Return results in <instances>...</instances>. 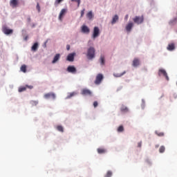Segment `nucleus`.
<instances>
[{"mask_svg": "<svg viewBox=\"0 0 177 177\" xmlns=\"http://www.w3.org/2000/svg\"><path fill=\"white\" fill-rule=\"evenodd\" d=\"M95 52H96V50H95V48H93V47H90L88 49L87 57L89 60H92V59L95 58Z\"/></svg>", "mask_w": 177, "mask_h": 177, "instance_id": "obj_1", "label": "nucleus"}, {"mask_svg": "<svg viewBox=\"0 0 177 177\" xmlns=\"http://www.w3.org/2000/svg\"><path fill=\"white\" fill-rule=\"evenodd\" d=\"M133 22L136 24H142V23H143V21H145V17H143V15L142 16H136L133 19Z\"/></svg>", "mask_w": 177, "mask_h": 177, "instance_id": "obj_2", "label": "nucleus"}, {"mask_svg": "<svg viewBox=\"0 0 177 177\" xmlns=\"http://www.w3.org/2000/svg\"><path fill=\"white\" fill-rule=\"evenodd\" d=\"M99 35H100V29H99V27L95 26L93 28L92 38L95 39V38H97Z\"/></svg>", "mask_w": 177, "mask_h": 177, "instance_id": "obj_3", "label": "nucleus"}, {"mask_svg": "<svg viewBox=\"0 0 177 177\" xmlns=\"http://www.w3.org/2000/svg\"><path fill=\"white\" fill-rule=\"evenodd\" d=\"M2 31L3 34H6V35H10V34H13V30L9 29L6 26L2 27Z\"/></svg>", "mask_w": 177, "mask_h": 177, "instance_id": "obj_4", "label": "nucleus"}, {"mask_svg": "<svg viewBox=\"0 0 177 177\" xmlns=\"http://www.w3.org/2000/svg\"><path fill=\"white\" fill-rule=\"evenodd\" d=\"M158 75L160 77V75H162L165 77L167 80V81H169V77H168V74L167 73V71L164 69H160L158 71Z\"/></svg>", "mask_w": 177, "mask_h": 177, "instance_id": "obj_5", "label": "nucleus"}, {"mask_svg": "<svg viewBox=\"0 0 177 177\" xmlns=\"http://www.w3.org/2000/svg\"><path fill=\"white\" fill-rule=\"evenodd\" d=\"M82 95L84 96H92V91L87 88H84L82 90Z\"/></svg>", "mask_w": 177, "mask_h": 177, "instance_id": "obj_6", "label": "nucleus"}, {"mask_svg": "<svg viewBox=\"0 0 177 177\" xmlns=\"http://www.w3.org/2000/svg\"><path fill=\"white\" fill-rule=\"evenodd\" d=\"M103 80V75L102 74H98L97 76H96V79H95V84L96 85H99V84H100V82H102V80Z\"/></svg>", "mask_w": 177, "mask_h": 177, "instance_id": "obj_7", "label": "nucleus"}, {"mask_svg": "<svg viewBox=\"0 0 177 177\" xmlns=\"http://www.w3.org/2000/svg\"><path fill=\"white\" fill-rule=\"evenodd\" d=\"M45 99H56V95L53 93H48L44 95Z\"/></svg>", "mask_w": 177, "mask_h": 177, "instance_id": "obj_8", "label": "nucleus"}, {"mask_svg": "<svg viewBox=\"0 0 177 177\" xmlns=\"http://www.w3.org/2000/svg\"><path fill=\"white\" fill-rule=\"evenodd\" d=\"M10 5L12 8H17L19 6V0H10Z\"/></svg>", "mask_w": 177, "mask_h": 177, "instance_id": "obj_9", "label": "nucleus"}, {"mask_svg": "<svg viewBox=\"0 0 177 177\" xmlns=\"http://www.w3.org/2000/svg\"><path fill=\"white\" fill-rule=\"evenodd\" d=\"M67 71L71 73L72 74H75L77 73V69L73 66H69L67 68Z\"/></svg>", "mask_w": 177, "mask_h": 177, "instance_id": "obj_10", "label": "nucleus"}, {"mask_svg": "<svg viewBox=\"0 0 177 177\" xmlns=\"http://www.w3.org/2000/svg\"><path fill=\"white\" fill-rule=\"evenodd\" d=\"M75 56V53H70L69 55H68L66 60H68V62H74Z\"/></svg>", "mask_w": 177, "mask_h": 177, "instance_id": "obj_11", "label": "nucleus"}, {"mask_svg": "<svg viewBox=\"0 0 177 177\" xmlns=\"http://www.w3.org/2000/svg\"><path fill=\"white\" fill-rule=\"evenodd\" d=\"M82 31L84 33V34H89V32H91V30L89 29V28H88V26H83L82 27Z\"/></svg>", "mask_w": 177, "mask_h": 177, "instance_id": "obj_12", "label": "nucleus"}, {"mask_svg": "<svg viewBox=\"0 0 177 177\" xmlns=\"http://www.w3.org/2000/svg\"><path fill=\"white\" fill-rule=\"evenodd\" d=\"M132 27H133V23L130 22L126 26V30L127 32H131V30H132Z\"/></svg>", "mask_w": 177, "mask_h": 177, "instance_id": "obj_13", "label": "nucleus"}, {"mask_svg": "<svg viewBox=\"0 0 177 177\" xmlns=\"http://www.w3.org/2000/svg\"><path fill=\"white\" fill-rule=\"evenodd\" d=\"M167 49V50H170V51L174 50H175V44H174V43L169 44L168 45Z\"/></svg>", "mask_w": 177, "mask_h": 177, "instance_id": "obj_14", "label": "nucleus"}, {"mask_svg": "<svg viewBox=\"0 0 177 177\" xmlns=\"http://www.w3.org/2000/svg\"><path fill=\"white\" fill-rule=\"evenodd\" d=\"M140 64V62L138 58H135L133 61V67H138Z\"/></svg>", "mask_w": 177, "mask_h": 177, "instance_id": "obj_15", "label": "nucleus"}, {"mask_svg": "<svg viewBox=\"0 0 177 177\" xmlns=\"http://www.w3.org/2000/svg\"><path fill=\"white\" fill-rule=\"evenodd\" d=\"M120 111L122 113H128L129 111V109H128V107L125 106L124 105H122L120 108Z\"/></svg>", "mask_w": 177, "mask_h": 177, "instance_id": "obj_16", "label": "nucleus"}, {"mask_svg": "<svg viewBox=\"0 0 177 177\" xmlns=\"http://www.w3.org/2000/svg\"><path fill=\"white\" fill-rule=\"evenodd\" d=\"M118 19H119L118 15H114L111 21V24H115L117 21H118Z\"/></svg>", "mask_w": 177, "mask_h": 177, "instance_id": "obj_17", "label": "nucleus"}, {"mask_svg": "<svg viewBox=\"0 0 177 177\" xmlns=\"http://www.w3.org/2000/svg\"><path fill=\"white\" fill-rule=\"evenodd\" d=\"M176 23H177V17L174 18L173 19L169 21V26H175V24H176Z\"/></svg>", "mask_w": 177, "mask_h": 177, "instance_id": "obj_18", "label": "nucleus"}, {"mask_svg": "<svg viewBox=\"0 0 177 177\" xmlns=\"http://www.w3.org/2000/svg\"><path fill=\"white\" fill-rule=\"evenodd\" d=\"M97 151L98 154H104V153H106V151L104 148H98L97 149Z\"/></svg>", "mask_w": 177, "mask_h": 177, "instance_id": "obj_19", "label": "nucleus"}, {"mask_svg": "<svg viewBox=\"0 0 177 177\" xmlns=\"http://www.w3.org/2000/svg\"><path fill=\"white\" fill-rule=\"evenodd\" d=\"M60 59V54H56V55L54 57V59L52 62L53 64L56 63V62H57V60H59Z\"/></svg>", "mask_w": 177, "mask_h": 177, "instance_id": "obj_20", "label": "nucleus"}, {"mask_svg": "<svg viewBox=\"0 0 177 177\" xmlns=\"http://www.w3.org/2000/svg\"><path fill=\"white\" fill-rule=\"evenodd\" d=\"M66 9H62L59 13V20H62V18L63 17L64 15H66Z\"/></svg>", "mask_w": 177, "mask_h": 177, "instance_id": "obj_21", "label": "nucleus"}, {"mask_svg": "<svg viewBox=\"0 0 177 177\" xmlns=\"http://www.w3.org/2000/svg\"><path fill=\"white\" fill-rule=\"evenodd\" d=\"M38 46H39L38 43H35L32 46V48H31L32 50H33V52L37 51L38 50Z\"/></svg>", "mask_w": 177, "mask_h": 177, "instance_id": "obj_22", "label": "nucleus"}, {"mask_svg": "<svg viewBox=\"0 0 177 177\" xmlns=\"http://www.w3.org/2000/svg\"><path fill=\"white\" fill-rule=\"evenodd\" d=\"M86 17H88L89 20H92L93 18V14L92 13V11H90L86 14Z\"/></svg>", "mask_w": 177, "mask_h": 177, "instance_id": "obj_23", "label": "nucleus"}, {"mask_svg": "<svg viewBox=\"0 0 177 177\" xmlns=\"http://www.w3.org/2000/svg\"><path fill=\"white\" fill-rule=\"evenodd\" d=\"M100 62L101 66H104V64H105L104 56H103V55L100 56Z\"/></svg>", "mask_w": 177, "mask_h": 177, "instance_id": "obj_24", "label": "nucleus"}, {"mask_svg": "<svg viewBox=\"0 0 177 177\" xmlns=\"http://www.w3.org/2000/svg\"><path fill=\"white\" fill-rule=\"evenodd\" d=\"M21 71H22V73H27V66L26 65H22L21 66V68H20Z\"/></svg>", "mask_w": 177, "mask_h": 177, "instance_id": "obj_25", "label": "nucleus"}, {"mask_svg": "<svg viewBox=\"0 0 177 177\" xmlns=\"http://www.w3.org/2000/svg\"><path fill=\"white\" fill-rule=\"evenodd\" d=\"M126 73H127L126 71H124L122 73H114L113 75L114 77H116V78H118L120 77H122V75H124V74H125Z\"/></svg>", "mask_w": 177, "mask_h": 177, "instance_id": "obj_26", "label": "nucleus"}, {"mask_svg": "<svg viewBox=\"0 0 177 177\" xmlns=\"http://www.w3.org/2000/svg\"><path fill=\"white\" fill-rule=\"evenodd\" d=\"M113 176V172L111 171H108L104 176V177H111Z\"/></svg>", "mask_w": 177, "mask_h": 177, "instance_id": "obj_27", "label": "nucleus"}, {"mask_svg": "<svg viewBox=\"0 0 177 177\" xmlns=\"http://www.w3.org/2000/svg\"><path fill=\"white\" fill-rule=\"evenodd\" d=\"M75 95H77V93L75 92L71 93L67 96V99H70V98L73 97V96H75Z\"/></svg>", "mask_w": 177, "mask_h": 177, "instance_id": "obj_28", "label": "nucleus"}, {"mask_svg": "<svg viewBox=\"0 0 177 177\" xmlns=\"http://www.w3.org/2000/svg\"><path fill=\"white\" fill-rule=\"evenodd\" d=\"M31 106H37L38 104V101H35V100H31L30 102Z\"/></svg>", "mask_w": 177, "mask_h": 177, "instance_id": "obj_29", "label": "nucleus"}, {"mask_svg": "<svg viewBox=\"0 0 177 177\" xmlns=\"http://www.w3.org/2000/svg\"><path fill=\"white\" fill-rule=\"evenodd\" d=\"M57 131H59V132H64V129L63 128V127L59 125L57 127Z\"/></svg>", "mask_w": 177, "mask_h": 177, "instance_id": "obj_30", "label": "nucleus"}, {"mask_svg": "<svg viewBox=\"0 0 177 177\" xmlns=\"http://www.w3.org/2000/svg\"><path fill=\"white\" fill-rule=\"evenodd\" d=\"M165 151V147L161 146L159 149V153H164Z\"/></svg>", "mask_w": 177, "mask_h": 177, "instance_id": "obj_31", "label": "nucleus"}, {"mask_svg": "<svg viewBox=\"0 0 177 177\" xmlns=\"http://www.w3.org/2000/svg\"><path fill=\"white\" fill-rule=\"evenodd\" d=\"M118 132H124V126H120L118 128Z\"/></svg>", "mask_w": 177, "mask_h": 177, "instance_id": "obj_32", "label": "nucleus"}, {"mask_svg": "<svg viewBox=\"0 0 177 177\" xmlns=\"http://www.w3.org/2000/svg\"><path fill=\"white\" fill-rule=\"evenodd\" d=\"M155 133L158 136H164V133L163 132H160V131H156Z\"/></svg>", "mask_w": 177, "mask_h": 177, "instance_id": "obj_33", "label": "nucleus"}, {"mask_svg": "<svg viewBox=\"0 0 177 177\" xmlns=\"http://www.w3.org/2000/svg\"><path fill=\"white\" fill-rule=\"evenodd\" d=\"M72 2H77V6L80 7V5L81 3V0H72Z\"/></svg>", "mask_w": 177, "mask_h": 177, "instance_id": "obj_34", "label": "nucleus"}, {"mask_svg": "<svg viewBox=\"0 0 177 177\" xmlns=\"http://www.w3.org/2000/svg\"><path fill=\"white\" fill-rule=\"evenodd\" d=\"M81 15L80 17H84V15H85V8L81 10Z\"/></svg>", "mask_w": 177, "mask_h": 177, "instance_id": "obj_35", "label": "nucleus"}, {"mask_svg": "<svg viewBox=\"0 0 177 177\" xmlns=\"http://www.w3.org/2000/svg\"><path fill=\"white\" fill-rule=\"evenodd\" d=\"M26 87H20L19 88V92H24L26 91Z\"/></svg>", "mask_w": 177, "mask_h": 177, "instance_id": "obj_36", "label": "nucleus"}, {"mask_svg": "<svg viewBox=\"0 0 177 177\" xmlns=\"http://www.w3.org/2000/svg\"><path fill=\"white\" fill-rule=\"evenodd\" d=\"M63 0H55V5H59Z\"/></svg>", "mask_w": 177, "mask_h": 177, "instance_id": "obj_37", "label": "nucleus"}, {"mask_svg": "<svg viewBox=\"0 0 177 177\" xmlns=\"http://www.w3.org/2000/svg\"><path fill=\"white\" fill-rule=\"evenodd\" d=\"M36 8H37L38 12H41V7L39 6V3H37Z\"/></svg>", "mask_w": 177, "mask_h": 177, "instance_id": "obj_38", "label": "nucleus"}, {"mask_svg": "<svg viewBox=\"0 0 177 177\" xmlns=\"http://www.w3.org/2000/svg\"><path fill=\"white\" fill-rule=\"evenodd\" d=\"M98 103H97V101H95V102H93V106L95 107V108H96L97 106H98Z\"/></svg>", "mask_w": 177, "mask_h": 177, "instance_id": "obj_39", "label": "nucleus"}, {"mask_svg": "<svg viewBox=\"0 0 177 177\" xmlns=\"http://www.w3.org/2000/svg\"><path fill=\"white\" fill-rule=\"evenodd\" d=\"M138 147H142V141L138 143Z\"/></svg>", "mask_w": 177, "mask_h": 177, "instance_id": "obj_40", "label": "nucleus"}, {"mask_svg": "<svg viewBox=\"0 0 177 177\" xmlns=\"http://www.w3.org/2000/svg\"><path fill=\"white\" fill-rule=\"evenodd\" d=\"M27 21L28 23H31V18L30 17L27 18Z\"/></svg>", "mask_w": 177, "mask_h": 177, "instance_id": "obj_41", "label": "nucleus"}, {"mask_svg": "<svg viewBox=\"0 0 177 177\" xmlns=\"http://www.w3.org/2000/svg\"><path fill=\"white\" fill-rule=\"evenodd\" d=\"M128 17H129V16L128 15H127L124 17V20H128Z\"/></svg>", "mask_w": 177, "mask_h": 177, "instance_id": "obj_42", "label": "nucleus"}, {"mask_svg": "<svg viewBox=\"0 0 177 177\" xmlns=\"http://www.w3.org/2000/svg\"><path fill=\"white\" fill-rule=\"evenodd\" d=\"M70 48H71V47H70V45L68 44V45L66 46V49H67V50H70Z\"/></svg>", "mask_w": 177, "mask_h": 177, "instance_id": "obj_43", "label": "nucleus"}, {"mask_svg": "<svg viewBox=\"0 0 177 177\" xmlns=\"http://www.w3.org/2000/svg\"><path fill=\"white\" fill-rule=\"evenodd\" d=\"M28 88H29L30 89H32V86H26Z\"/></svg>", "mask_w": 177, "mask_h": 177, "instance_id": "obj_44", "label": "nucleus"}, {"mask_svg": "<svg viewBox=\"0 0 177 177\" xmlns=\"http://www.w3.org/2000/svg\"><path fill=\"white\" fill-rule=\"evenodd\" d=\"M173 97H174V99H176L177 95L176 94H174Z\"/></svg>", "mask_w": 177, "mask_h": 177, "instance_id": "obj_45", "label": "nucleus"}]
</instances>
